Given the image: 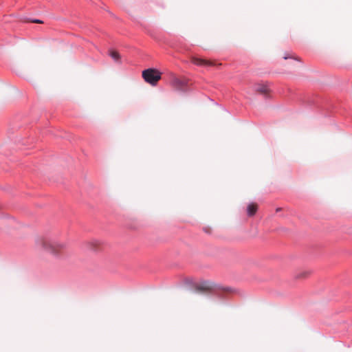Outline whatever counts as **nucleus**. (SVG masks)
<instances>
[{
	"label": "nucleus",
	"instance_id": "obj_1",
	"mask_svg": "<svg viewBox=\"0 0 352 352\" xmlns=\"http://www.w3.org/2000/svg\"><path fill=\"white\" fill-rule=\"evenodd\" d=\"M40 243L45 250L54 254L63 252L67 247V244L64 242L50 239H42Z\"/></svg>",
	"mask_w": 352,
	"mask_h": 352
},
{
	"label": "nucleus",
	"instance_id": "obj_3",
	"mask_svg": "<svg viewBox=\"0 0 352 352\" xmlns=\"http://www.w3.org/2000/svg\"><path fill=\"white\" fill-rule=\"evenodd\" d=\"M172 87L177 91H186L188 88V82L186 80H182L174 76L171 80Z\"/></svg>",
	"mask_w": 352,
	"mask_h": 352
},
{
	"label": "nucleus",
	"instance_id": "obj_11",
	"mask_svg": "<svg viewBox=\"0 0 352 352\" xmlns=\"http://www.w3.org/2000/svg\"><path fill=\"white\" fill-rule=\"evenodd\" d=\"M284 59H288V58H293V57L292 56H289V55H285L284 57H283Z\"/></svg>",
	"mask_w": 352,
	"mask_h": 352
},
{
	"label": "nucleus",
	"instance_id": "obj_13",
	"mask_svg": "<svg viewBox=\"0 0 352 352\" xmlns=\"http://www.w3.org/2000/svg\"><path fill=\"white\" fill-rule=\"evenodd\" d=\"M280 208H277L276 211H280Z\"/></svg>",
	"mask_w": 352,
	"mask_h": 352
},
{
	"label": "nucleus",
	"instance_id": "obj_8",
	"mask_svg": "<svg viewBox=\"0 0 352 352\" xmlns=\"http://www.w3.org/2000/svg\"><path fill=\"white\" fill-rule=\"evenodd\" d=\"M254 89L261 94H265L268 91V87L265 84H257L254 87Z\"/></svg>",
	"mask_w": 352,
	"mask_h": 352
},
{
	"label": "nucleus",
	"instance_id": "obj_10",
	"mask_svg": "<svg viewBox=\"0 0 352 352\" xmlns=\"http://www.w3.org/2000/svg\"><path fill=\"white\" fill-rule=\"evenodd\" d=\"M33 23H43L42 21L39 20V19H34L32 21Z\"/></svg>",
	"mask_w": 352,
	"mask_h": 352
},
{
	"label": "nucleus",
	"instance_id": "obj_2",
	"mask_svg": "<svg viewBox=\"0 0 352 352\" xmlns=\"http://www.w3.org/2000/svg\"><path fill=\"white\" fill-rule=\"evenodd\" d=\"M142 77L146 82L155 85L161 78V73L155 69L148 68L142 72Z\"/></svg>",
	"mask_w": 352,
	"mask_h": 352
},
{
	"label": "nucleus",
	"instance_id": "obj_4",
	"mask_svg": "<svg viewBox=\"0 0 352 352\" xmlns=\"http://www.w3.org/2000/svg\"><path fill=\"white\" fill-rule=\"evenodd\" d=\"M212 289L213 285L209 282L201 283L195 287V292L199 294H207L210 293Z\"/></svg>",
	"mask_w": 352,
	"mask_h": 352
},
{
	"label": "nucleus",
	"instance_id": "obj_14",
	"mask_svg": "<svg viewBox=\"0 0 352 352\" xmlns=\"http://www.w3.org/2000/svg\"><path fill=\"white\" fill-rule=\"evenodd\" d=\"M205 232H208V231L206 229H204Z\"/></svg>",
	"mask_w": 352,
	"mask_h": 352
},
{
	"label": "nucleus",
	"instance_id": "obj_12",
	"mask_svg": "<svg viewBox=\"0 0 352 352\" xmlns=\"http://www.w3.org/2000/svg\"><path fill=\"white\" fill-rule=\"evenodd\" d=\"M4 195L6 196H14V195H12V193L8 192L7 193H6Z\"/></svg>",
	"mask_w": 352,
	"mask_h": 352
},
{
	"label": "nucleus",
	"instance_id": "obj_5",
	"mask_svg": "<svg viewBox=\"0 0 352 352\" xmlns=\"http://www.w3.org/2000/svg\"><path fill=\"white\" fill-rule=\"evenodd\" d=\"M87 244L89 248L93 250H99L102 245V243L100 241L96 239L91 240Z\"/></svg>",
	"mask_w": 352,
	"mask_h": 352
},
{
	"label": "nucleus",
	"instance_id": "obj_9",
	"mask_svg": "<svg viewBox=\"0 0 352 352\" xmlns=\"http://www.w3.org/2000/svg\"><path fill=\"white\" fill-rule=\"evenodd\" d=\"M109 55L111 57V58L117 63H120V55L118 52L114 50H110L109 52Z\"/></svg>",
	"mask_w": 352,
	"mask_h": 352
},
{
	"label": "nucleus",
	"instance_id": "obj_6",
	"mask_svg": "<svg viewBox=\"0 0 352 352\" xmlns=\"http://www.w3.org/2000/svg\"><path fill=\"white\" fill-rule=\"evenodd\" d=\"M258 210V206L255 203L250 204L247 207V213L249 217L254 216Z\"/></svg>",
	"mask_w": 352,
	"mask_h": 352
},
{
	"label": "nucleus",
	"instance_id": "obj_7",
	"mask_svg": "<svg viewBox=\"0 0 352 352\" xmlns=\"http://www.w3.org/2000/svg\"><path fill=\"white\" fill-rule=\"evenodd\" d=\"M192 63L195 65L203 66V65H210V63L205 59L201 58H193Z\"/></svg>",
	"mask_w": 352,
	"mask_h": 352
}]
</instances>
